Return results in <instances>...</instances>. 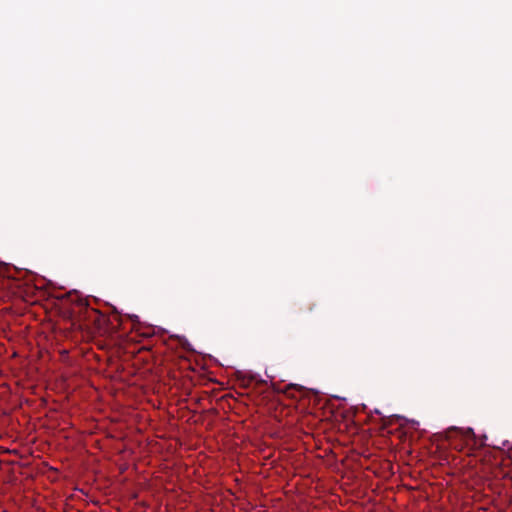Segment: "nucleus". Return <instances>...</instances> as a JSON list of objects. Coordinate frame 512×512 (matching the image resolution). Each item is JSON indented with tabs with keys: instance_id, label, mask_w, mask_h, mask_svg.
I'll list each match as a JSON object with an SVG mask.
<instances>
[{
	"instance_id": "nucleus-1",
	"label": "nucleus",
	"mask_w": 512,
	"mask_h": 512,
	"mask_svg": "<svg viewBox=\"0 0 512 512\" xmlns=\"http://www.w3.org/2000/svg\"><path fill=\"white\" fill-rule=\"evenodd\" d=\"M68 300L75 304L76 307L79 308L78 310V313H84L85 316L87 317H90V313H94V314H97V310L95 309H90L88 307V301L86 298H84L83 296H81L78 292H73V293H69L68 294Z\"/></svg>"
},
{
	"instance_id": "nucleus-2",
	"label": "nucleus",
	"mask_w": 512,
	"mask_h": 512,
	"mask_svg": "<svg viewBox=\"0 0 512 512\" xmlns=\"http://www.w3.org/2000/svg\"><path fill=\"white\" fill-rule=\"evenodd\" d=\"M474 436V432L471 428L467 430H461L457 427H451L445 432L446 440L450 441L453 438L461 437V438H470Z\"/></svg>"
},
{
	"instance_id": "nucleus-3",
	"label": "nucleus",
	"mask_w": 512,
	"mask_h": 512,
	"mask_svg": "<svg viewBox=\"0 0 512 512\" xmlns=\"http://www.w3.org/2000/svg\"><path fill=\"white\" fill-rule=\"evenodd\" d=\"M253 381V377H243L240 379V384L242 387L247 388L249 387L250 383Z\"/></svg>"
},
{
	"instance_id": "nucleus-4",
	"label": "nucleus",
	"mask_w": 512,
	"mask_h": 512,
	"mask_svg": "<svg viewBox=\"0 0 512 512\" xmlns=\"http://www.w3.org/2000/svg\"><path fill=\"white\" fill-rule=\"evenodd\" d=\"M296 387H297L296 385H294V384H290V385L288 386V389H292V388H296Z\"/></svg>"
}]
</instances>
